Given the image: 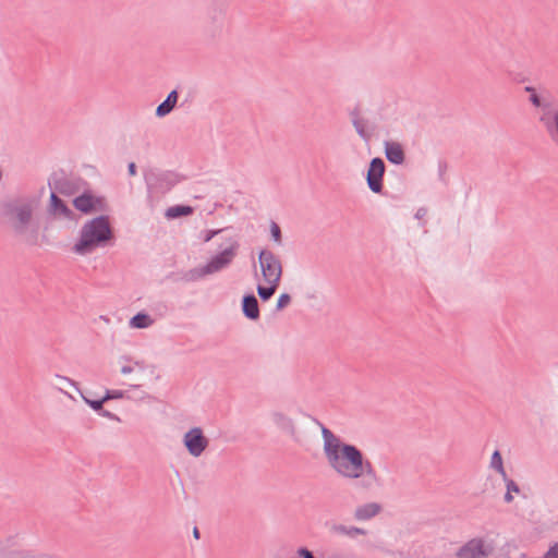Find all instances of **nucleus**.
I'll return each instance as SVG.
<instances>
[{
  "instance_id": "obj_30",
  "label": "nucleus",
  "mask_w": 558,
  "mask_h": 558,
  "mask_svg": "<svg viewBox=\"0 0 558 558\" xmlns=\"http://www.w3.org/2000/svg\"><path fill=\"white\" fill-rule=\"evenodd\" d=\"M129 173H130L131 175H135V173H136V166H135V163H134V162H131V163L129 165Z\"/></svg>"
},
{
  "instance_id": "obj_32",
  "label": "nucleus",
  "mask_w": 558,
  "mask_h": 558,
  "mask_svg": "<svg viewBox=\"0 0 558 558\" xmlns=\"http://www.w3.org/2000/svg\"><path fill=\"white\" fill-rule=\"evenodd\" d=\"M353 531H354L355 533H362V531H361L360 529H353Z\"/></svg>"
},
{
  "instance_id": "obj_33",
  "label": "nucleus",
  "mask_w": 558,
  "mask_h": 558,
  "mask_svg": "<svg viewBox=\"0 0 558 558\" xmlns=\"http://www.w3.org/2000/svg\"><path fill=\"white\" fill-rule=\"evenodd\" d=\"M194 535L195 537H198V531L196 529L194 530Z\"/></svg>"
},
{
  "instance_id": "obj_14",
  "label": "nucleus",
  "mask_w": 558,
  "mask_h": 558,
  "mask_svg": "<svg viewBox=\"0 0 558 558\" xmlns=\"http://www.w3.org/2000/svg\"><path fill=\"white\" fill-rule=\"evenodd\" d=\"M177 101H178V93L175 90H172L168 95L167 99L157 107L156 114L158 117H165L174 108Z\"/></svg>"
},
{
  "instance_id": "obj_15",
  "label": "nucleus",
  "mask_w": 558,
  "mask_h": 558,
  "mask_svg": "<svg viewBox=\"0 0 558 558\" xmlns=\"http://www.w3.org/2000/svg\"><path fill=\"white\" fill-rule=\"evenodd\" d=\"M154 318L145 313H138L130 320V327L135 329L148 328L154 324Z\"/></svg>"
},
{
  "instance_id": "obj_17",
  "label": "nucleus",
  "mask_w": 558,
  "mask_h": 558,
  "mask_svg": "<svg viewBox=\"0 0 558 558\" xmlns=\"http://www.w3.org/2000/svg\"><path fill=\"white\" fill-rule=\"evenodd\" d=\"M490 466L495 469L502 478H506V470L504 468V462L501 454L498 450H496L490 458Z\"/></svg>"
},
{
  "instance_id": "obj_9",
  "label": "nucleus",
  "mask_w": 558,
  "mask_h": 558,
  "mask_svg": "<svg viewBox=\"0 0 558 558\" xmlns=\"http://www.w3.org/2000/svg\"><path fill=\"white\" fill-rule=\"evenodd\" d=\"M385 172V165L380 158H374L371 161L368 171H367V183L369 189L379 193L381 191V180Z\"/></svg>"
},
{
  "instance_id": "obj_22",
  "label": "nucleus",
  "mask_w": 558,
  "mask_h": 558,
  "mask_svg": "<svg viewBox=\"0 0 558 558\" xmlns=\"http://www.w3.org/2000/svg\"><path fill=\"white\" fill-rule=\"evenodd\" d=\"M291 302V298L287 293H282L277 300V308L282 310L288 306Z\"/></svg>"
},
{
  "instance_id": "obj_13",
  "label": "nucleus",
  "mask_w": 558,
  "mask_h": 558,
  "mask_svg": "<svg viewBox=\"0 0 558 558\" xmlns=\"http://www.w3.org/2000/svg\"><path fill=\"white\" fill-rule=\"evenodd\" d=\"M243 312L251 319L258 318V316H259L258 303L254 295H247L244 298Z\"/></svg>"
},
{
  "instance_id": "obj_26",
  "label": "nucleus",
  "mask_w": 558,
  "mask_h": 558,
  "mask_svg": "<svg viewBox=\"0 0 558 558\" xmlns=\"http://www.w3.org/2000/svg\"><path fill=\"white\" fill-rule=\"evenodd\" d=\"M543 558H558V544L553 545Z\"/></svg>"
},
{
  "instance_id": "obj_3",
  "label": "nucleus",
  "mask_w": 558,
  "mask_h": 558,
  "mask_svg": "<svg viewBox=\"0 0 558 558\" xmlns=\"http://www.w3.org/2000/svg\"><path fill=\"white\" fill-rule=\"evenodd\" d=\"M260 268V282L257 293L262 300H269L276 292L281 276L282 265L280 259L270 251H262L258 257Z\"/></svg>"
},
{
  "instance_id": "obj_16",
  "label": "nucleus",
  "mask_w": 558,
  "mask_h": 558,
  "mask_svg": "<svg viewBox=\"0 0 558 558\" xmlns=\"http://www.w3.org/2000/svg\"><path fill=\"white\" fill-rule=\"evenodd\" d=\"M547 130L558 137V109L548 111L542 119Z\"/></svg>"
},
{
  "instance_id": "obj_25",
  "label": "nucleus",
  "mask_w": 558,
  "mask_h": 558,
  "mask_svg": "<svg viewBox=\"0 0 558 558\" xmlns=\"http://www.w3.org/2000/svg\"><path fill=\"white\" fill-rule=\"evenodd\" d=\"M56 379L60 385H63V386L70 385V386L76 387V383L74 380L70 379L69 377L58 375V376H56Z\"/></svg>"
},
{
  "instance_id": "obj_5",
  "label": "nucleus",
  "mask_w": 558,
  "mask_h": 558,
  "mask_svg": "<svg viewBox=\"0 0 558 558\" xmlns=\"http://www.w3.org/2000/svg\"><path fill=\"white\" fill-rule=\"evenodd\" d=\"M73 206L83 214H93L106 209L104 197L87 191L73 199Z\"/></svg>"
},
{
  "instance_id": "obj_23",
  "label": "nucleus",
  "mask_w": 558,
  "mask_h": 558,
  "mask_svg": "<svg viewBox=\"0 0 558 558\" xmlns=\"http://www.w3.org/2000/svg\"><path fill=\"white\" fill-rule=\"evenodd\" d=\"M353 124H354V128L356 130V132L363 137V138H367L368 137V134L365 130V124L363 121L361 120H354L353 121Z\"/></svg>"
},
{
  "instance_id": "obj_29",
  "label": "nucleus",
  "mask_w": 558,
  "mask_h": 558,
  "mask_svg": "<svg viewBox=\"0 0 558 558\" xmlns=\"http://www.w3.org/2000/svg\"><path fill=\"white\" fill-rule=\"evenodd\" d=\"M299 555L302 557V558H314L313 554L305 549V548H302L299 550Z\"/></svg>"
},
{
  "instance_id": "obj_31",
  "label": "nucleus",
  "mask_w": 558,
  "mask_h": 558,
  "mask_svg": "<svg viewBox=\"0 0 558 558\" xmlns=\"http://www.w3.org/2000/svg\"><path fill=\"white\" fill-rule=\"evenodd\" d=\"M108 393L111 396V399L121 398L123 396V393L121 391H112V392H108Z\"/></svg>"
},
{
  "instance_id": "obj_12",
  "label": "nucleus",
  "mask_w": 558,
  "mask_h": 558,
  "mask_svg": "<svg viewBox=\"0 0 558 558\" xmlns=\"http://www.w3.org/2000/svg\"><path fill=\"white\" fill-rule=\"evenodd\" d=\"M380 505L376 502H369L356 508L354 515L357 520L365 521L377 515L380 512Z\"/></svg>"
},
{
  "instance_id": "obj_24",
  "label": "nucleus",
  "mask_w": 558,
  "mask_h": 558,
  "mask_svg": "<svg viewBox=\"0 0 558 558\" xmlns=\"http://www.w3.org/2000/svg\"><path fill=\"white\" fill-rule=\"evenodd\" d=\"M270 232H271V235H272L274 240L277 243H280V241H281V231H280L279 226L276 222H271V225H270Z\"/></svg>"
},
{
  "instance_id": "obj_28",
  "label": "nucleus",
  "mask_w": 558,
  "mask_h": 558,
  "mask_svg": "<svg viewBox=\"0 0 558 558\" xmlns=\"http://www.w3.org/2000/svg\"><path fill=\"white\" fill-rule=\"evenodd\" d=\"M527 90H530V88H527ZM532 95H531V101L533 102V105H535L536 107L541 106V100L538 98V96L536 95V93L534 90H532Z\"/></svg>"
},
{
  "instance_id": "obj_6",
  "label": "nucleus",
  "mask_w": 558,
  "mask_h": 558,
  "mask_svg": "<svg viewBox=\"0 0 558 558\" xmlns=\"http://www.w3.org/2000/svg\"><path fill=\"white\" fill-rule=\"evenodd\" d=\"M183 444L193 457H199L208 447L209 440L199 427H193L183 436Z\"/></svg>"
},
{
  "instance_id": "obj_7",
  "label": "nucleus",
  "mask_w": 558,
  "mask_h": 558,
  "mask_svg": "<svg viewBox=\"0 0 558 558\" xmlns=\"http://www.w3.org/2000/svg\"><path fill=\"white\" fill-rule=\"evenodd\" d=\"M238 243L230 241L229 245L217 256H215L205 267L201 269V275H209L228 266L236 254Z\"/></svg>"
},
{
  "instance_id": "obj_8",
  "label": "nucleus",
  "mask_w": 558,
  "mask_h": 558,
  "mask_svg": "<svg viewBox=\"0 0 558 558\" xmlns=\"http://www.w3.org/2000/svg\"><path fill=\"white\" fill-rule=\"evenodd\" d=\"M492 551V546L484 541L471 539L458 551V558H485Z\"/></svg>"
},
{
  "instance_id": "obj_19",
  "label": "nucleus",
  "mask_w": 558,
  "mask_h": 558,
  "mask_svg": "<svg viewBox=\"0 0 558 558\" xmlns=\"http://www.w3.org/2000/svg\"><path fill=\"white\" fill-rule=\"evenodd\" d=\"M192 211H193V209L190 206H173V207H170L167 210L166 215L169 218H177V217H180V216L191 215Z\"/></svg>"
},
{
  "instance_id": "obj_2",
  "label": "nucleus",
  "mask_w": 558,
  "mask_h": 558,
  "mask_svg": "<svg viewBox=\"0 0 558 558\" xmlns=\"http://www.w3.org/2000/svg\"><path fill=\"white\" fill-rule=\"evenodd\" d=\"M112 238L113 231L108 217L100 216L83 225L80 238L72 251L78 255H86L97 247L106 245Z\"/></svg>"
},
{
  "instance_id": "obj_1",
  "label": "nucleus",
  "mask_w": 558,
  "mask_h": 558,
  "mask_svg": "<svg viewBox=\"0 0 558 558\" xmlns=\"http://www.w3.org/2000/svg\"><path fill=\"white\" fill-rule=\"evenodd\" d=\"M323 451L330 470L343 480L377 481L372 462L353 445L342 441L329 429L323 428Z\"/></svg>"
},
{
  "instance_id": "obj_11",
  "label": "nucleus",
  "mask_w": 558,
  "mask_h": 558,
  "mask_svg": "<svg viewBox=\"0 0 558 558\" xmlns=\"http://www.w3.org/2000/svg\"><path fill=\"white\" fill-rule=\"evenodd\" d=\"M386 157L392 163H402L404 160L403 148L399 143L387 142L385 145Z\"/></svg>"
},
{
  "instance_id": "obj_18",
  "label": "nucleus",
  "mask_w": 558,
  "mask_h": 558,
  "mask_svg": "<svg viewBox=\"0 0 558 558\" xmlns=\"http://www.w3.org/2000/svg\"><path fill=\"white\" fill-rule=\"evenodd\" d=\"M275 420H276V424L281 429L286 430L287 433H289L291 435L295 434L294 424H293V422L289 417H286V416H283L281 414H278V415H276Z\"/></svg>"
},
{
  "instance_id": "obj_4",
  "label": "nucleus",
  "mask_w": 558,
  "mask_h": 558,
  "mask_svg": "<svg viewBox=\"0 0 558 558\" xmlns=\"http://www.w3.org/2000/svg\"><path fill=\"white\" fill-rule=\"evenodd\" d=\"M3 215L12 230L23 233L32 222L33 205L25 201L11 202L5 204Z\"/></svg>"
},
{
  "instance_id": "obj_20",
  "label": "nucleus",
  "mask_w": 558,
  "mask_h": 558,
  "mask_svg": "<svg viewBox=\"0 0 558 558\" xmlns=\"http://www.w3.org/2000/svg\"><path fill=\"white\" fill-rule=\"evenodd\" d=\"M506 483V486H507V493L505 495V500L507 502H511L513 500V494H519L520 493V488L519 486L512 481L510 480L507 475H506V478H502Z\"/></svg>"
},
{
  "instance_id": "obj_21",
  "label": "nucleus",
  "mask_w": 558,
  "mask_h": 558,
  "mask_svg": "<svg viewBox=\"0 0 558 558\" xmlns=\"http://www.w3.org/2000/svg\"><path fill=\"white\" fill-rule=\"evenodd\" d=\"M84 401L90 405L95 411H99L102 408V404L111 399V396L107 393L101 400H89L86 397H83Z\"/></svg>"
},
{
  "instance_id": "obj_10",
  "label": "nucleus",
  "mask_w": 558,
  "mask_h": 558,
  "mask_svg": "<svg viewBox=\"0 0 558 558\" xmlns=\"http://www.w3.org/2000/svg\"><path fill=\"white\" fill-rule=\"evenodd\" d=\"M49 213L54 217L72 218V210L54 194L50 195Z\"/></svg>"
},
{
  "instance_id": "obj_27",
  "label": "nucleus",
  "mask_w": 558,
  "mask_h": 558,
  "mask_svg": "<svg viewBox=\"0 0 558 558\" xmlns=\"http://www.w3.org/2000/svg\"><path fill=\"white\" fill-rule=\"evenodd\" d=\"M133 371H134V368H133V366H132L130 363H128V364H125V365H122V366H121V369H120V372H121L123 375H129V374H131Z\"/></svg>"
}]
</instances>
